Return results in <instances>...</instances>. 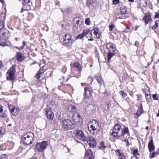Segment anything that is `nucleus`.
Instances as JSON below:
<instances>
[{"label":"nucleus","mask_w":159,"mask_h":159,"mask_svg":"<svg viewBox=\"0 0 159 159\" xmlns=\"http://www.w3.org/2000/svg\"><path fill=\"white\" fill-rule=\"evenodd\" d=\"M119 2V0H113V3L115 5H116L118 4Z\"/></svg>","instance_id":"8fccbe9b"},{"label":"nucleus","mask_w":159,"mask_h":159,"mask_svg":"<svg viewBox=\"0 0 159 159\" xmlns=\"http://www.w3.org/2000/svg\"><path fill=\"white\" fill-rule=\"evenodd\" d=\"M34 140V134L32 132L23 134L21 137L22 143L27 145L31 144Z\"/></svg>","instance_id":"f257e3e1"},{"label":"nucleus","mask_w":159,"mask_h":159,"mask_svg":"<svg viewBox=\"0 0 159 159\" xmlns=\"http://www.w3.org/2000/svg\"><path fill=\"white\" fill-rule=\"evenodd\" d=\"M2 22H3V25H4V22L2 20V21L1 20L0 21V25H1L2 24Z\"/></svg>","instance_id":"e2e57ef3"},{"label":"nucleus","mask_w":159,"mask_h":159,"mask_svg":"<svg viewBox=\"0 0 159 159\" xmlns=\"http://www.w3.org/2000/svg\"><path fill=\"white\" fill-rule=\"evenodd\" d=\"M120 12L125 15L127 13L126 7L125 6H122L120 7Z\"/></svg>","instance_id":"393cba45"},{"label":"nucleus","mask_w":159,"mask_h":159,"mask_svg":"<svg viewBox=\"0 0 159 159\" xmlns=\"http://www.w3.org/2000/svg\"><path fill=\"white\" fill-rule=\"evenodd\" d=\"M120 152V151L119 149H117L116 151V154L117 155V154H119V153H121V152Z\"/></svg>","instance_id":"13d9d810"},{"label":"nucleus","mask_w":159,"mask_h":159,"mask_svg":"<svg viewBox=\"0 0 159 159\" xmlns=\"http://www.w3.org/2000/svg\"><path fill=\"white\" fill-rule=\"evenodd\" d=\"M115 17L117 19H125L126 18V16L125 15L120 12V13H116L115 14Z\"/></svg>","instance_id":"b1692460"},{"label":"nucleus","mask_w":159,"mask_h":159,"mask_svg":"<svg viewBox=\"0 0 159 159\" xmlns=\"http://www.w3.org/2000/svg\"><path fill=\"white\" fill-rule=\"evenodd\" d=\"M73 66L75 68H77L80 71L82 70V68L80 64L78 62L74 63Z\"/></svg>","instance_id":"cd10ccee"},{"label":"nucleus","mask_w":159,"mask_h":159,"mask_svg":"<svg viewBox=\"0 0 159 159\" xmlns=\"http://www.w3.org/2000/svg\"><path fill=\"white\" fill-rule=\"evenodd\" d=\"M89 131L93 135L95 134L99 129L98 122L95 120H93L88 125Z\"/></svg>","instance_id":"7ed1b4c3"},{"label":"nucleus","mask_w":159,"mask_h":159,"mask_svg":"<svg viewBox=\"0 0 159 159\" xmlns=\"http://www.w3.org/2000/svg\"><path fill=\"white\" fill-rule=\"evenodd\" d=\"M138 151L137 149H135L133 152V154L134 155H139V154L138 153Z\"/></svg>","instance_id":"09e8293b"},{"label":"nucleus","mask_w":159,"mask_h":159,"mask_svg":"<svg viewBox=\"0 0 159 159\" xmlns=\"http://www.w3.org/2000/svg\"><path fill=\"white\" fill-rule=\"evenodd\" d=\"M42 74V73H41L39 72L36 75V78L39 80H41V79H40V78L41 77V75Z\"/></svg>","instance_id":"a18cd8bd"},{"label":"nucleus","mask_w":159,"mask_h":159,"mask_svg":"<svg viewBox=\"0 0 159 159\" xmlns=\"http://www.w3.org/2000/svg\"><path fill=\"white\" fill-rule=\"evenodd\" d=\"M109 27L110 30L112 31L113 30V26L112 25H110L109 26Z\"/></svg>","instance_id":"4d7b16f0"},{"label":"nucleus","mask_w":159,"mask_h":159,"mask_svg":"<svg viewBox=\"0 0 159 159\" xmlns=\"http://www.w3.org/2000/svg\"><path fill=\"white\" fill-rule=\"evenodd\" d=\"M15 67L13 66L8 71L7 74V80H10L13 81L15 79Z\"/></svg>","instance_id":"0eeeda50"},{"label":"nucleus","mask_w":159,"mask_h":159,"mask_svg":"<svg viewBox=\"0 0 159 159\" xmlns=\"http://www.w3.org/2000/svg\"><path fill=\"white\" fill-rule=\"evenodd\" d=\"M26 6V5H23V7H22V8L21 10L20 11V12L22 13L23 11L27 10L25 8V7Z\"/></svg>","instance_id":"de8ad7c7"},{"label":"nucleus","mask_w":159,"mask_h":159,"mask_svg":"<svg viewBox=\"0 0 159 159\" xmlns=\"http://www.w3.org/2000/svg\"><path fill=\"white\" fill-rule=\"evenodd\" d=\"M131 159H138V158L136 156H134V157H133Z\"/></svg>","instance_id":"680f3d73"},{"label":"nucleus","mask_w":159,"mask_h":159,"mask_svg":"<svg viewBox=\"0 0 159 159\" xmlns=\"http://www.w3.org/2000/svg\"><path fill=\"white\" fill-rule=\"evenodd\" d=\"M1 33L2 38L4 39L3 40H5V43L6 41V40L8 39L10 37L9 32L7 30L5 29L3 30Z\"/></svg>","instance_id":"ddd939ff"},{"label":"nucleus","mask_w":159,"mask_h":159,"mask_svg":"<svg viewBox=\"0 0 159 159\" xmlns=\"http://www.w3.org/2000/svg\"><path fill=\"white\" fill-rule=\"evenodd\" d=\"M61 128L65 130H67L74 128L75 124L71 120L66 119L62 121L61 122Z\"/></svg>","instance_id":"20e7f679"},{"label":"nucleus","mask_w":159,"mask_h":159,"mask_svg":"<svg viewBox=\"0 0 159 159\" xmlns=\"http://www.w3.org/2000/svg\"><path fill=\"white\" fill-rule=\"evenodd\" d=\"M85 95L84 96L86 98H89L91 97L92 95L91 91L92 88L90 87H85L84 88Z\"/></svg>","instance_id":"2eb2a0df"},{"label":"nucleus","mask_w":159,"mask_h":159,"mask_svg":"<svg viewBox=\"0 0 159 159\" xmlns=\"http://www.w3.org/2000/svg\"><path fill=\"white\" fill-rule=\"evenodd\" d=\"M89 32L90 30L88 29L84 30L82 33L84 36V37L86 35L88 34L89 33Z\"/></svg>","instance_id":"e433bc0d"},{"label":"nucleus","mask_w":159,"mask_h":159,"mask_svg":"<svg viewBox=\"0 0 159 159\" xmlns=\"http://www.w3.org/2000/svg\"><path fill=\"white\" fill-rule=\"evenodd\" d=\"M93 38H91L88 39L89 41H93Z\"/></svg>","instance_id":"0e129e2a"},{"label":"nucleus","mask_w":159,"mask_h":159,"mask_svg":"<svg viewBox=\"0 0 159 159\" xmlns=\"http://www.w3.org/2000/svg\"><path fill=\"white\" fill-rule=\"evenodd\" d=\"M16 58L18 61H21L24 59L25 56L23 54L18 52L16 55Z\"/></svg>","instance_id":"aec40b11"},{"label":"nucleus","mask_w":159,"mask_h":159,"mask_svg":"<svg viewBox=\"0 0 159 159\" xmlns=\"http://www.w3.org/2000/svg\"><path fill=\"white\" fill-rule=\"evenodd\" d=\"M23 45L21 47V48L23 49L24 46L26 44V42L25 41H23Z\"/></svg>","instance_id":"864d4df0"},{"label":"nucleus","mask_w":159,"mask_h":159,"mask_svg":"<svg viewBox=\"0 0 159 159\" xmlns=\"http://www.w3.org/2000/svg\"><path fill=\"white\" fill-rule=\"evenodd\" d=\"M7 116V112L3 111L2 107L0 105V116L2 118H6Z\"/></svg>","instance_id":"5701e85b"},{"label":"nucleus","mask_w":159,"mask_h":159,"mask_svg":"<svg viewBox=\"0 0 159 159\" xmlns=\"http://www.w3.org/2000/svg\"><path fill=\"white\" fill-rule=\"evenodd\" d=\"M84 36L82 33L78 35L76 37L77 39H82Z\"/></svg>","instance_id":"79ce46f5"},{"label":"nucleus","mask_w":159,"mask_h":159,"mask_svg":"<svg viewBox=\"0 0 159 159\" xmlns=\"http://www.w3.org/2000/svg\"><path fill=\"white\" fill-rule=\"evenodd\" d=\"M96 79L98 82L100 84V86L103 83V81L102 79L101 76L99 75H98L96 76Z\"/></svg>","instance_id":"a878e982"},{"label":"nucleus","mask_w":159,"mask_h":159,"mask_svg":"<svg viewBox=\"0 0 159 159\" xmlns=\"http://www.w3.org/2000/svg\"><path fill=\"white\" fill-rule=\"evenodd\" d=\"M95 1V0H87L86 3V5L90 6Z\"/></svg>","instance_id":"2f4dec72"},{"label":"nucleus","mask_w":159,"mask_h":159,"mask_svg":"<svg viewBox=\"0 0 159 159\" xmlns=\"http://www.w3.org/2000/svg\"><path fill=\"white\" fill-rule=\"evenodd\" d=\"M99 147L100 149H104L105 148L104 143L103 142H101L99 145Z\"/></svg>","instance_id":"58836bf2"},{"label":"nucleus","mask_w":159,"mask_h":159,"mask_svg":"<svg viewBox=\"0 0 159 159\" xmlns=\"http://www.w3.org/2000/svg\"><path fill=\"white\" fill-rule=\"evenodd\" d=\"M72 38L71 34H67L65 35L63 40V43L66 45H70L72 43Z\"/></svg>","instance_id":"9d476101"},{"label":"nucleus","mask_w":159,"mask_h":159,"mask_svg":"<svg viewBox=\"0 0 159 159\" xmlns=\"http://www.w3.org/2000/svg\"><path fill=\"white\" fill-rule=\"evenodd\" d=\"M45 114L48 119L52 120L54 117V114L50 108H46L45 109Z\"/></svg>","instance_id":"f8f14e48"},{"label":"nucleus","mask_w":159,"mask_h":159,"mask_svg":"<svg viewBox=\"0 0 159 159\" xmlns=\"http://www.w3.org/2000/svg\"><path fill=\"white\" fill-rule=\"evenodd\" d=\"M48 144V142L47 141L37 143L35 145L36 149L39 152H43L46 149Z\"/></svg>","instance_id":"423d86ee"},{"label":"nucleus","mask_w":159,"mask_h":159,"mask_svg":"<svg viewBox=\"0 0 159 159\" xmlns=\"http://www.w3.org/2000/svg\"><path fill=\"white\" fill-rule=\"evenodd\" d=\"M5 132V130L4 128H0V138L4 134Z\"/></svg>","instance_id":"c9c22d12"},{"label":"nucleus","mask_w":159,"mask_h":159,"mask_svg":"<svg viewBox=\"0 0 159 159\" xmlns=\"http://www.w3.org/2000/svg\"><path fill=\"white\" fill-rule=\"evenodd\" d=\"M106 45L108 51L107 61L109 62L111 58L115 55L116 49L115 45L111 42L107 43Z\"/></svg>","instance_id":"f03ea898"},{"label":"nucleus","mask_w":159,"mask_h":159,"mask_svg":"<svg viewBox=\"0 0 159 159\" xmlns=\"http://www.w3.org/2000/svg\"><path fill=\"white\" fill-rule=\"evenodd\" d=\"M85 156L86 157H88L89 159H93L94 157L93 153L90 149H89L86 151Z\"/></svg>","instance_id":"6ab92c4d"},{"label":"nucleus","mask_w":159,"mask_h":159,"mask_svg":"<svg viewBox=\"0 0 159 159\" xmlns=\"http://www.w3.org/2000/svg\"><path fill=\"white\" fill-rule=\"evenodd\" d=\"M25 3H29L30 2V0H23Z\"/></svg>","instance_id":"052dcab7"},{"label":"nucleus","mask_w":159,"mask_h":159,"mask_svg":"<svg viewBox=\"0 0 159 159\" xmlns=\"http://www.w3.org/2000/svg\"><path fill=\"white\" fill-rule=\"evenodd\" d=\"M93 31H93V33L95 35L97 34H98L100 33V30L97 28H94L91 31V35H92V32Z\"/></svg>","instance_id":"c756f323"},{"label":"nucleus","mask_w":159,"mask_h":159,"mask_svg":"<svg viewBox=\"0 0 159 159\" xmlns=\"http://www.w3.org/2000/svg\"><path fill=\"white\" fill-rule=\"evenodd\" d=\"M148 147L149 151L150 152L153 151L155 148V147L153 143V141L152 139H151L148 142Z\"/></svg>","instance_id":"f3484780"},{"label":"nucleus","mask_w":159,"mask_h":159,"mask_svg":"<svg viewBox=\"0 0 159 159\" xmlns=\"http://www.w3.org/2000/svg\"><path fill=\"white\" fill-rule=\"evenodd\" d=\"M3 66L2 63V61L0 60V70L2 68Z\"/></svg>","instance_id":"bf43d9fd"},{"label":"nucleus","mask_w":159,"mask_h":159,"mask_svg":"<svg viewBox=\"0 0 159 159\" xmlns=\"http://www.w3.org/2000/svg\"><path fill=\"white\" fill-rule=\"evenodd\" d=\"M107 107L108 108L109 107H110V104L109 103L107 104Z\"/></svg>","instance_id":"69168bd1"},{"label":"nucleus","mask_w":159,"mask_h":159,"mask_svg":"<svg viewBox=\"0 0 159 159\" xmlns=\"http://www.w3.org/2000/svg\"><path fill=\"white\" fill-rule=\"evenodd\" d=\"M101 36V34L100 33H99V34H96L95 35V38H96L97 39H100V36Z\"/></svg>","instance_id":"49530a36"},{"label":"nucleus","mask_w":159,"mask_h":159,"mask_svg":"<svg viewBox=\"0 0 159 159\" xmlns=\"http://www.w3.org/2000/svg\"><path fill=\"white\" fill-rule=\"evenodd\" d=\"M96 109V106L95 105L90 104L86 107L85 111L88 114H90L93 112Z\"/></svg>","instance_id":"9b49d317"},{"label":"nucleus","mask_w":159,"mask_h":159,"mask_svg":"<svg viewBox=\"0 0 159 159\" xmlns=\"http://www.w3.org/2000/svg\"><path fill=\"white\" fill-rule=\"evenodd\" d=\"M75 135L78 139L83 141H86L88 140L87 137H86L83 132L81 130H77L75 133Z\"/></svg>","instance_id":"6e6552de"},{"label":"nucleus","mask_w":159,"mask_h":159,"mask_svg":"<svg viewBox=\"0 0 159 159\" xmlns=\"http://www.w3.org/2000/svg\"><path fill=\"white\" fill-rule=\"evenodd\" d=\"M152 98L154 100H159V95L157 93L152 95Z\"/></svg>","instance_id":"473e14b6"},{"label":"nucleus","mask_w":159,"mask_h":159,"mask_svg":"<svg viewBox=\"0 0 159 159\" xmlns=\"http://www.w3.org/2000/svg\"><path fill=\"white\" fill-rule=\"evenodd\" d=\"M159 154V148H158L156 152H153L151 156H150V158H153L155 156H157Z\"/></svg>","instance_id":"bb28decb"},{"label":"nucleus","mask_w":159,"mask_h":159,"mask_svg":"<svg viewBox=\"0 0 159 159\" xmlns=\"http://www.w3.org/2000/svg\"><path fill=\"white\" fill-rule=\"evenodd\" d=\"M157 116H159V110L158 111V112L157 113Z\"/></svg>","instance_id":"774afa93"},{"label":"nucleus","mask_w":159,"mask_h":159,"mask_svg":"<svg viewBox=\"0 0 159 159\" xmlns=\"http://www.w3.org/2000/svg\"><path fill=\"white\" fill-rule=\"evenodd\" d=\"M85 23L87 25H89L90 24V20L89 18H88L85 20Z\"/></svg>","instance_id":"a19ab883"},{"label":"nucleus","mask_w":159,"mask_h":159,"mask_svg":"<svg viewBox=\"0 0 159 159\" xmlns=\"http://www.w3.org/2000/svg\"><path fill=\"white\" fill-rule=\"evenodd\" d=\"M123 141H124L126 143V145L127 146H128L129 144V142H128V140L127 139V138L125 137L124 138V139L123 140Z\"/></svg>","instance_id":"37998d69"},{"label":"nucleus","mask_w":159,"mask_h":159,"mask_svg":"<svg viewBox=\"0 0 159 159\" xmlns=\"http://www.w3.org/2000/svg\"><path fill=\"white\" fill-rule=\"evenodd\" d=\"M88 140L87 141L89 142V145L91 148H94L96 147L97 145L96 141L95 139L92 137L90 136L87 137Z\"/></svg>","instance_id":"1a4fd4ad"},{"label":"nucleus","mask_w":159,"mask_h":159,"mask_svg":"<svg viewBox=\"0 0 159 159\" xmlns=\"http://www.w3.org/2000/svg\"><path fill=\"white\" fill-rule=\"evenodd\" d=\"M111 135L116 139L122 135V129L119 125L117 124L114 126Z\"/></svg>","instance_id":"39448f33"},{"label":"nucleus","mask_w":159,"mask_h":159,"mask_svg":"<svg viewBox=\"0 0 159 159\" xmlns=\"http://www.w3.org/2000/svg\"><path fill=\"white\" fill-rule=\"evenodd\" d=\"M8 107L11 113L14 114L13 112L15 111V107L14 106L11 104H8Z\"/></svg>","instance_id":"c85d7f7f"},{"label":"nucleus","mask_w":159,"mask_h":159,"mask_svg":"<svg viewBox=\"0 0 159 159\" xmlns=\"http://www.w3.org/2000/svg\"><path fill=\"white\" fill-rule=\"evenodd\" d=\"M154 17L156 18H159V13H156Z\"/></svg>","instance_id":"603ef678"},{"label":"nucleus","mask_w":159,"mask_h":159,"mask_svg":"<svg viewBox=\"0 0 159 159\" xmlns=\"http://www.w3.org/2000/svg\"><path fill=\"white\" fill-rule=\"evenodd\" d=\"M2 24L1 25H0V31L2 29H3V28L4 27V25H3V22H2Z\"/></svg>","instance_id":"5fc2aeb1"},{"label":"nucleus","mask_w":159,"mask_h":159,"mask_svg":"<svg viewBox=\"0 0 159 159\" xmlns=\"http://www.w3.org/2000/svg\"><path fill=\"white\" fill-rule=\"evenodd\" d=\"M122 133L123 136L124 138H127L128 136H129V131L127 127H125L123 129V131L122 129Z\"/></svg>","instance_id":"4be33fe9"},{"label":"nucleus","mask_w":159,"mask_h":159,"mask_svg":"<svg viewBox=\"0 0 159 159\" xmlns=\"http://www.w3.org/2000/svg\"><path fill=\"white\" fill-rule=\"evenodd\" d=\"M159 22V20H157L155 21V25L152 27V29L154 30L156 29L157 27L158 26V23Z\"/></svg>","instance_id":"72a5a7b5"},{"label":"nucleus","mask_w":159,"mask_h":159,"mask_svg":"<svg viewBox=\"0 0 159 159\" xmlns=\"http://www.w3.org/2000/svg\"><path fill=\"white\" fill-rule=\"evenodd\" d=\"M117 156H119V159H123L125 156L122 153L117 154Z\"/></svg>","instance_id":"4c0bfd02"},{"label":"nucleus","mask_w":159,"mask_h":159,"mask_svg":"<svg viewBox=\"0 0 159 159\" xmlns=\"http://www.w3.org/2000/svg\"><path fill=\"white\" fill-rule=\"evenodd\" d=\"M139 2L141 6L142 5L143 6L145 7L147 5L146 2L145 0H140Z\"/></svg>","instance_id":"f704fd0d"},{"label":"nucleus","mask_w":159,"mask_h":159,"mask_svg":"<svg viewBox=\"0 0 159 159\" xmlns=\"http://www.w3.org/2000/svg\"><path fill=\"white\" fill-rule=\"evenodd\" d=\"M71 11V9L69 8H66L64 10H61V11L63 13L65 12L67 13H70Z\"/></svg>","instance_id":"7c9ffc66"},{"label":"nucleus","mask_w":159,"mask_h":159,"mask_svg":"<svg viewBox=\"0 0 159 159\" xmlns=\"http://www.w3.org/2000/svg\"><path fill=\"white\" fill-rule=\"evenodd\" d=\"M73 121L75 122H78L81 120V116L78 114H74L72 117Z\"/></svg>","instance_id":"a211bd4d"},{"label":"nucleus","mask_w":159,"mask_h":159,"mask_svg":"<svg viewBox=\"0 0 159 159\" xmlns=\"http://www.w3.org/2000/svg\"><path fill=\"white\" fill-rule=\"evenodd\" d=\"M143 113V106L142 104H141L139 107L138 108L137 112L135 114V118L138 119L139 116Z\"/></svg>","instance_id":"4468645a"},{"label":"nucleus","mask_w":159,"mask_h":159,"mask_svg":"<svg viewBox=\"0 0 159 159\" xmlns=\"http://www.w3.org/2000/svg\"><path fill=\"white\" fill-rule=\"evenodd\" d=\"M135 45L137 47H139V43L138 42L136 41L135 43Z\"/></svg>","instance_id":"6e6d98bb"},{"label":"nucleus","mask_w":159,"mask_h":159,"mask_svg":"<svg viewBox=\"0 0 159 159\" xmlns=\"http://www.w3.org/2000/svg\"><path fill=\"white\" fill-rule=\"evenodd\" d=\"M151 15L149 14L145 13L143 20H144L145 24H147L149 22H151L152 20L151 18Z\"/></svg>","instance_id":"dca6fc26"},{"label":"nucleus","mask_w":159,"mask_h":159,"mask_svg":"<svg viewBox=\"0 0 159 159\" xmlns=\"http://www.w3.org/2000/svg\"><path fill=\"white\" fill-rule=\"evenodd\" d=\"M19 111L18 108H15V111L13 112L14 114H12L13 115H15L19 114Z\"/></svg>","instance_id":"ea45409f"},{"label":"nucleus","mask_w":159,"mask_h":159,"mask_svg":"<svg viewBox=\"0 0 159 159\" xmlns=\"http://www.w3.org/2000/svg\"><path fill=\"white\" fill-rule=\"evenodd\" d=\"M67 108L69 111L72 113H76L77 111V108L75 106L71 105H68Z\"/></svg>","instance_id":"412c9836"},{"label":"nucleus","mask_w":159,"mask_h":159,"mask_svg":"<svg viewBox=\"0 0 159 159\" xmlns=\"http://www.w3.org/2000/svg\"><path fill=\"white\" fill-rule=\"evenodd\" d=\"M81 84V85L83 86H84L85 84V83H82Z\"/></svg>","instance_id":"338daca9"},{"label":"nucleus","mask_w":159,"mask_h":159,"mask_svg":"<svg viewBox=\"0 0 159 159\" xmlns=\"http://www.w3.org/2000/svg\"><path fill=\"white\" fill-rule=\"evenodd\" d=\"M120 93L121 94L123 98L126 97L127 95V94L123 92L122 91H120Z\"/></svg>","instance_id":"c03bdc74"},{"label":"nucleus","mask_w":159,"mask_h":159,"mask_svg":"<svg viewBox=\"0 0 159 159\" xmlns=\"http://www.w3.org/2000/svg\"><path fill=\"white\" fill-rule=\"evenodd\" d=\"M44 67V66H43L41 69H40L39 71V72H40L41 73H43V72H44V71L45 70L43 68Z\"/></svg>","instance_id":"3c124183"}]
</instances>
